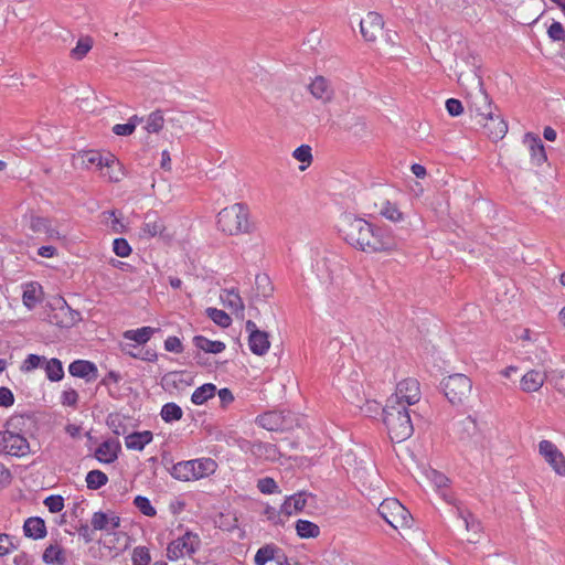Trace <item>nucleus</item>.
<instances>
[{"label":"nucleus","mask_w":565,"mask_h":565,"mask_svg":"<svg viewBox=\"0 0 565 565\" xmlns=\"http://www.w3.org/2000/svg\"><path fill=\"white\" fill-rule=\"evenodd\" d=\"M108 482V477L100 470H90L86 476V484L90 490H97Z\"/></svg>","instance_id":"c03bdc74"},{"label":"nucleus","mask_w":565,"mask_h":565,"mask_svg":"<svg viewBox=\"0 0 565 565\" xmlns=\"http://www.w3.org/2000/svg\"><path fill=\"white\" fill-rule=\"evenodd\" d=\"M548 376V372L546 369L541 370H530L527 371L521 379L520 385L521 390L526 393L537 392L544 384Z\"/></svg>","instance_id":"412c9836"},{"label":"nucleus","mask_w":565,"mask_h":565,"mask_svg":"<svg viewBox=\"0 0 565 565\" xmlns=\"http://www.w3.org/2000/svg\"><path fill=\"white\" fill-rule=\"evenodd\" d=\"M159 236L166 242L172 239L173 235L167 231L164 221L154 212H149L145 215L142 225L140 227L139 237L141 239H149Z\"/></svg>","instance_id":"1a4fd4ad"},{"label":"nucleus","mask_w":565,"mask_h":565,"mask_svg":"<svg viewBox=\"0 0 565 565\" xmlns=\"http://www.w3.org/2000/svg\"><path fill=\"white\" fill-rule=\"evenodd\" d=\"M548 36L554 41H563L565 40V30L559 22H553L548 30Z\"/></svg>","instance_id":"0e129e2a"},{"label":"nucleus","mask_w":565,"mask_h":565,"mask_svg":"<svg viewBox=\"0 0 565 565\" xmlns=\"http://www.w3.org/2000/svg\"><path fill=\"white\" fill-rule=\"evenodd\" d=\"M446 109L452 117H457L463 113V106L459 99L449 98L446 100Z\"/></svg>","instance_id":"69168bd1"},{"label":"nucleus","mask_w":565,"mask_h":565,"mask_svg":"<svg viewBox=\"0 0 565 565\" xmlns=\"http://www.w3.org/2000/svg\"><path fill=\"white\" fill-rule=\"evenodd\" d=\"M68 372L72 376L92 381L97 377V367L93 362L85 360H76L68 366Z\"/></svg>","instance_id":"5701e85b"},{"label":"nucleus","mask_w":565,"mask_h":565,"mask_svg":"<svg viewBox=\"0 0 565 565\" xmlns=\"http://www.w3.org/2000/svg\"><path fill=\"white\" fill-rule=\"evenodd\" d=\"M194 345L206 353H221L225 350V343L222 341H212L203 335L193 338Z\"/></svg>","instance_id":"2f4dec72"},{"label":"nucleus","mask_w":565,"mask_h":565,"mask_svg":"<svg viewBox=\"0 0 565 565\" xmlns=\"http://www.w3.org/2000/svg\"><path fill=\"white\" fill-rule=\"evenodd\" d=\"M216 468L217 463L212 458H201L175 463L171 475L181 481L198 480L213 475Z\"/></svg>","instance_id":"20e7f679"},{"label":"nucleus","mask_w":565,"mask_h":565,"mask_svg":"<svg viewBox=\"0 0 565 565\" xmlns=\"http://www.w3.org/2000/svg\"><path fill=\"white\" fill-rule=\"evenodd\" d=\"M113 250L119 257H128L131 253V247L125 238H116L113 242Z\"/></svg>","instance_id":"052dcab7"},{"label":"nucleus","mask_w":565,"mask_h":565,"mask_svg":"<svg viewBox=\"0 0 565 565\" xmlns=\"http://www.w3.org/2000/svg\"><path fill=\"white\" fill-rule=\"evenodd\" d=\"M216 393V386L212 383L203 384L198 387L191 396V401L195 405H202L210 398H212Z\"/></svg>","instance_id":"473e14b6"},{"label":"nucleus","mask_w":565,"mask_h":565,"mask_svg":"<svg viewBox=\"0 0 565 565\" xmlns=\"http://www.w3.org/2000/svg\"><path fill=\"white\" fill-rule=\"evenodd\" d=\"M445 396L452 405L462 404L471 393V380L463 374H452L441 382Z\"/></svg>","instance_id":"423d86ee"},{"label":"nucleus","mask_w":565,"mask_h":565,"mask_svg":"<svg viewBox=\"0 0 565 565\" xmlns=\"http://www.w3.org/2000/svg\"><path fill=\"white\" fill-rule=\"evenodd\" d=\"M257 488L262 493L271 494L278 492V486L273 478L266 477L259 479L257 482Z\"/></svg>","instance_id":"680f3d73"},{"label":"nucleus","mask_w":565,"mask_h":565,"mask_svg":"<svg viewBox=\"0 0 565 565\" xmlns=\"http://www.w3.org/2000/svg\"><path fill=\"white\" fill-rule=\"evenodd\" d=\"M42 288L38 282H28L24 285L22 300L24 306L32 309L40 301Z\"/></svg>","instance_id":"c756f323"},{"label":"nucleus","mask_w":565,"mask_h":565,"mask_svg":"<svg viewBox=\"0 0 565 565\" xmlns=\"http://www.w3.org/2000/svg\"><path fill=\"white\" fill-rule=\"evenodd\" d=\"M163 125H164L163 113L161 110L157 109V110L152 111L151 114H149V116L147 117L145 128L149 134H158L162 130Z\"/></svg>","instance_id":"58836bf2"},{"label":"nucleus","mask_w":565,"mask_h":565,"mask_svg":"<svg viewBox=\"0 0 565 565\" xmlns=\"http://www.w3.org/2000/svg\"><path fill=\"white\" fill-rule=\"evenodd\" d=\"M30 228L35 234H45L47 239L62 238L60 232L54 228L51 221L41 216H31Z\"/></svg>","instance_id":"b1692460"},{"label":"nucleus","mask_w":565,"mask_h":565,"mask_svg":"<svg viewBox=\"0 0 565 565\" xmlns=\"http://www.w3.org/2000/svg\"><path fill=\"white\" fill-rule=\"evenodd\" d=\"M17 548L18 545L14 543L11 535L7 533H0V556H6Z\"/></svg>","instance_id":"6e6d98bb"},{"label":"nucleus","mask_w":565,"mask_h":565,"mask_svg":"<svg viewBox=\"0 0 565 565\" xmlns=\"http://www.w3.org/2000/svg\"><path fill=\"white\" fill-rule=\"evenodd\" d=\"M388 399H395L397 404L413 405L420 399L419 382L416 379H405L401 381L397 386L395 394Z\"/></svg>","instance_id":"ddd939ff"},{"label":"nucleus","mask_w":565,"mask_h":565,"mask_svg":"<svg viewBox=\"0 0 565 565\" xmlns=\"http://www.w3.org/2000/svg\"><path fill=\"white\" fill-rule=\"evenodd\" d=\"M143 119L134 115L129 118L127 124H117L113 127V132L117 136H130L136 130L137 124L141 122Z\"/></svg>","instance_id":"a19ab883"},{"label":"nucleus","mask_w":565,"mask_h":565,"mask_svg":"<svg viewBox=\"0 0 565 565\" xmlns=\"http://www.w3.org/2000/svg\"><path fill=\"white\" fill-rule=\"evenodd\" d=\"M46 376L52 382L61 381L64 376L62 362L58 359H51L43 362Z\"/></svg>","instance_id":"72a5a7b5"},{"label":"nucleus","mask_w":565,"mask_h":565,"mask_svg":"<svg viewBox=\"0 0 565 565\" xmlns=\"http://www.w3.org/2000/svg\"><path fill=\"white\" fill-rule=\"evenodd\" d=\"M460 516L462 518V520L465 522L467 531H472L476 535V537H471L468 541L471 543H476L478 541L477 535L481 529L480 522L478 520H476L471 513H467V514L460 513Z\"/></svg>","instance_id":"864d4df0"},{"label":"nucleus","mask_w":565,"mask_h":565,"mask_svg":"<svg viewBox=\"0 0 565 565\" xmlns=\"http://www.w3.org/2000/svg\"><path fill=\"white\" fill-rule=\"evenodd\" d=\"M132 565H148L150 563V554L147 547L138 546L132 552Z\"/></svg>","instance_id":"13d9d810"},{"label":"nucleus","mask_w":565,"mask_h":565,"mask_svg":"<svg viewBox=\"0 0 565 565\" xmlns=\"http://www.w3.org/2000/svg\"><path fill=\"white\" fill-rule=\"evenodd\" d=\"M245 329L249 333L248 347L250 351L259 356L266 354L270 348L268 333L259 330L256 323L250 319L246 321Z\"/></svg>","instance_id":"4468645a"},{"label":"nucleus","mask_w":565,"mask_h":565,"mask_svg":"<svg viewBox=\"0 0 565 565\" xmlns=\"http://www.w3.org/2000/svg\"><path fill=\"white\" fill-rule=\"evenodd\" d=\"M478 122L483 126L484 132L492 140L502 139L508 132V124L500 115L491 111L490 116H484L478 119Z\"/></svg>","instance_id":"dca6fc26"},{"label":"nucleus","mask_w":565,"mask_h":565,"mask_svg":"<svg viewBox=\"0 0 565 565\" xmlns=\"http://www.w3.org/2000/svg\"><path fill=\"white\" fill-rule=\"evenodd\" d=\"M310 94L322 104H329L334 98V89L324 76H316L308 85Z\"/></svg>","instance_id":"a211bd4d"},{"label":"nucleus","mask_w":565,"mask_h":565,"mask_svg":"<svg viewBox=\"0 0 565 565\" xmlns=\"http://www.w3.org/2000/svg\"><path fill=\"white\" fill-rule=\"evenodd\" d=\"M121 445L117 439H107L95 450V458L102 463H113L117 460Z\"/></svg>","instance_id":"aec40b11"},{"label":"nucleus","mask_w":565,"mask_h":565,"mask_svg":"<svg viewBox=\"0 0 565 565\" xmlns=\"http://www.w3.org/2000/svg\"><path fill=\"white\" fill-rule=\"evenodd\" d=\"M42 558L46 564L62 565L66 561L63 548L53 544L44 550Z\"/></svg>","instance_id":"e433bc0d"},{"label":"nucleus","mask_w":565,"mask_h":565,"mask_svg":"<svg viewBox=\"0 0 565 565\" xmlns=\"http://www.w3.org/2000/svg\"><path fill=\"white\" fill-rule=\"evenodd\" d=\"M44 361H45V356H41V355H36V354H29L28 358L23 361L21 371L31 372L34 369L43 365Z\"/></svg>","instance_id":"bf43d9fd"},{"label":"nucleus","mask_w":565,"mask_h":565,"mask_svg":"<svg viewBox=\"0 0 565 565\" xmlns=\"http://www.w3.org/2000/svg\"><path fill=\"white\" fill-rule=\"evenodd\" d=\"M479 68V58L471 54H465L455 61L454 71L457 75V81L466 92L483 85Z\"/></svg>","instance_id":"39448f33"},{"label":"nucleus","mask_w":565,"mask_h":565,"mask_svg":"<svg viewBox=\"0 0 565 565\" xmlns=\"http://www.w3.org/2000/svg\"><path fill=\"white\" fill-rule=\"evenodd\" d=\"M92 525L94 530L108 531L109 516L102 511L95 512L92 516Z\"/></svg>","instance_id":"4d7b16f0"},{"label":"nucleus","mask_w":565,"mask_h":565,"mask_svg":"<svg viewBox=\"0 0 565 565\" xmlns=\"http://www.w3.org/2000/svg\"><path fill=\"white\" fill-rule=\"evenodd\" d=\"M134 504L137 509H139L141 513L147 516H154L157 513L156 509L151 505L149 499L146 497L137 495L134 500Z\"/></svg>","instance_id":"5fc2aeb1"},{"label":"nucleus","mask_w":565,"mask_h":565,"mask_svg":"<svg viewBox=\"0 0 565 565\" xmlns=\"http://www.w3.org/2000/svg\"><path fill=\"white\" fill-rule=\"evenodd\" d=\"M249 212L245 204L234 203L224 207L217 215L218 228L228 235H239L248 233L250 224L248 222Z\"/></svg>","instance_id":"7ed1b4c3"},{"label":"nucleus","mask_w":565,"mask_h":565,"mask_svg":"<svg viewBox=\"0 0 565 565\" xmlns=\"http://www.w3.org/2000/svg\"><path fill=\"white\" fill-rule=\"evenodd\" d=\"M479 431L478 424L475 418L468 416L459 422L458 424V434L459 438L465 440L472 438Z\"/></svg>","instance_id":"f704fd0d"},{"label":"nucleus","mask_w":565,"mask_h":565,"mask_svg":"<svg viewBox=\"0 0 565 565\" xmlns=\"http://www.w3.org/2000/svg\"><path fill=\"white\" fill-rule=\"evenodd\" d=\"M539 454L559 477H565V457L555 444L550 440H541Z\"/></svg>","instance_id":"9b49d317"},{"label":"nucleus","mask_w":565,"mask_h":565,"mask_svg":"<svg viewBox=\"0 0 565 565\" xmlns=\"http://www.w3.org/2000/svg\"><path fill=\"white\" fill-rule=\"evenodd\" d=\"M523 143L529 148L531 154V162L534 166L540 167L547 160L544 145L537 135H534L532 132L525 134L523 138Z\"/></svg>","instance_id":"6ab92c4d"},{"label":"nucleus","mask_w":565,"mask_h":565,"mask_svg":"<svg viewBox=\"0 0 565 565\" xmlns=\"http://www.w3.org/2000/svg\"><path fill=\"white\" fill-rule=\"evenodd\" d=\"M292 157L302 162L306 163V166H301L300 170H305L312 161V154H311V147L308 145H301L300 147L296 148L292 152Z\"/></svg>","instance_id":"8fccbe9b"},{"label":"nucleus","mask_w":565,"mask_h":565,"mask_svg":"<svg viewBox=\"0 0 565 565\" xmlns=\"http://www.w3.org/2000/svg\"><path fill=\"white\" fill-rule=\"evenodd\" d=\"M427 478L437 487V488H443V487H446L447 483H448V478L438 472L437 470H429L427 472Z\"/></svg>","instance_id":"774afa93"},{"label":"nucleus","mask_w":565,"mask_h":565,"mask_svg":"<svg viewBox=\"0 0 565 565\" xmlns=\"http://www.w3.org/2000/svg\"><path fill=\"white\" fill-rule=\"evenodd\" d=\"M152 437L149 430L132 433L126 436L125 444L128 449L140 451L152 440Z\"/></svg>","instance_id":"c85d7f7f"},{"label":"nucleus","mask_w":565,"mask_h":565,"mask_svg":"<svg viewBox=\"0 0 565 565\" xmlns=\"http://www.w3.org/2000/svg\"><path fill=\"white\" fill-rule=\"evenodd\" d=\"M206 316L217 326L227 328L232 323V318L223 310L216 308H206Z\"/></svg>","instance_id":"37998d69"},{"label":"nucleus","mask_w":565,"mask_h":565,"mask_svg":"<svg viewBox=\"0 0 565 565\" xmlns=\"http://www.w3.org/2000/svg\"><path fill=\"white\" fill-rule=\"evenodd\" d=\"M93 47V40L89 36L81 38L70 55L76 61L83 60Z\"/></svg>","instance_id":"ea45409f"},{"label":"nucleus","mask_w":565,"mask_h":565,"mask_svg":"<svg viewBox=\"0 0 565 565\" xmlns=\"http://www.w3.org/2000/svg\"><path fill=\"white\" fill-rule=\"evenodd\" d=\"M361 33L365 41H375L383 31L384 21L376 12H369L360 22Z\"/></svg>","instance_id":"f3484780"},{"label":"nucleus","mask_w":565,"mask_h":565,"mask_svg":"<svg viewBox=\"0 0 565 565\" xmlns=\"http://www.w3.org/2000/svg\"><path fill=\"white\" fill-rule=\"evenodd\" d=\"M106 424L111 431L119 436L127 433V427L125 425V418L118 413H111L107 416Z\"/></svg>","instance_id":"79ce46f5"},{"label":"nucleus","mask_w":565,"mask_h":565,"mask_svg":"<svg viewBox=\"0 0 565 565\" xmlns=\"http://www.w3.org/2000/svg\"><path fill=\"white\" fill-rule=\"evenodd\" d=\"M200 539L196 534L186 532L183 536L172 541L167 548V556L174 561L184 555L193 554L200 546Z\"/></svg>","instance_id":"9d476101"},{"label":"nucleus","mask_w":565,"mask_h":565,"mask_svg":"<svg viewBox=\"0 0 565 565\" xmlns=\"http://www.w3.org/2000/svg\"><path fill=\"white\" fill-rule=\"evenodd\" d=\"M182 414L181 407L175 403H167L161 409V417L167 423L181 419Z\"/></svg>","instance_id":"49530a36"},{"label":"nucleus","mask_w":565,"mask_h":565,"mask_svg":"<svg viewBox=\"0 0 565 565\" xmlns=\"http://www.w3.org/2000/svg\"><path fill=\"white\" fill-rule=\"evenodd\" d=\"M395 399H387L383 408V422L392 441L402 443L408 439L414 431L408 408L397 404Z\"/></svg>","instance_id":"f03ea898"},{"label":"nucleus","mask_w":565,"mask_h":565,"mask_svg":"<svg viewBox=\"0 0 565 565\" xmlns=\"http://www.w3.org/2000/svg\"><path fill=\"white\" fill-rule=\"evenodd\" d=\"M45 507L52 513H57L64 508V499L61 495H50L44 500Z\"/></svg>","instance_id":"e2e57ef3"},{"label":"nucleus","mask_w":565,"mask_h":565,"mask_svg":"<svg viewBox=\"0 0 565 565\" xmlns=\"http://www.w3.org/2000/svg\"><path fill=\"white\" fill-rule=\"evenodd\" d=\"M380 515L394 529L411 526L412 515L396 499H385L377 509Z\"/></svg>","instance_id":"0eeeda50"},{"label":"nucleus","mask_w":565,"mask_h":565,"mask_svg":"<svg viewBox=\"0 0 565 565\" xmlns=\"http://www.w3.org/2000/svg\"><path fill=\"white\" fill-rule=\"evenodd\" d=\"M277 559L276 556V547L273 545H266L260 547L255 555V564L256 565H265L268 561Z\"/></svg>","instance_id":"de8ad7c7"},{"label":"nucleus","mask_w":565,"mask_h":565,"mask_svg":"<svg viewBox=\"0 0 565 565\" xmlns=\"http://www.w3.org/2000/svg\"><path fill=\"white\" fill-rule=\"evenodd\" d=\"M29 420L30 417L24 415H13L7 420L4 430L23 434V427Z\"/></svg>","instance_id":"09e8293b"},{"label":"nucleus","mask_w":565,"mask_h":565,"mask_svg":"<svg viewBox=\"0 0 565 565\" xmlns=\"http://www.w3.org/2000/svg\"><path fill=\"white\" fill-rule=\"evenodd\" d=\"M24 535L34 540L43 539L46 535L45 522L41 518L32 516L25 520L23 525Z\"/></svg>","instance_id":"cd10ccee"},{"label":"nucleus","mask_w":565,"mask_h":565,"mask_svg":"<svg viewBox=\"0 0 565 565\" xmlns=\"http://www.w3.org/2000/svg\"><path fill=\"white\" fill-rule=\"evenodd\" d=\"M153 329L150 327H143L138 330H128L124 333V337L129 340H134L139 344L146 343L153 334Z\"/></svg>","instance_id":"a18cd8bd"},{"label":"nucleus","mask_w":565,"mask_h":565,"mask_svg":"<svg viewBox=\"0 0 565 565\" xmlns=\"http://www.w3.org/2000/svg\"><path fill=\"white\" fill-rule=\"evenodd\" d=\"M339 232L347 243L366 253L388 250L393 243L385 237L381 228L374 227L366 220L352 214L340 218Z\"/></svg>","instance_id":"f257e3e1"},{"label":"nucleus","mask_w":565,"mask_h":565,"mask_svg":"<svg viewBox=\"0 0 565 565\" xmlns=\"http://www.w3.org/2000/svg\"><path fill=\"white\" fill-rule=\"evenodd\" d=\"M221 300L236 316L237 319L245 318V305L236 289H225L221 294Z\"/></svg>","instance_id":"4be33fe9"},{"label":"nucleus","mask_w":565,"mask_h":565,"mask_svg":"<svg viewBox=\"0 0 565 565\" xmlns=\"http://www.w3.org/2000/svg\"><path fill=\"white\" fill-rule=\"evenodd\" d=\"M323 268L327 271V278L324 281L329 282L330 285H333L337 279L339 278L338 271H344V267L337 263H331L324 260L322 264Z\"/></svg>","instance_id":"603ef678"},{"label":"nucleus","mask_w":565,"mask_h":565,"mask_svg":"<svg viewBox=\"0 0 565 565\" xmlns=\"http://www.w3.org/2000/svg\"><path fill=\"white\" fill-rule=\"evenodd\" d=\"M274 286L268 275L258 274L255 277V286L249 295L253 299H267L273 296Z\"/></svg>","instance_id":"393cba45"},{"label":"nucleus","mask_w":565,"mask_h":565,"mask_svg":"<svg viewBox=\"0 0 565 565\" xmlns=\"http://www.w3.org/2000/svg\"><path fill=\"white\" fill-rule=\"evenodd\" d=\"M257 423L263 428L276 431L285 428V418L279 412H267L257 417Z\"/></svg>","instance_id":"bb28decb"},{"label":"nucleus","mask_w":565,"mask_h":565,"mask_svg":"<svg viewBox=\"0 0 565 565\" xmlns=\"http://www.w3.org/2000/svg\"><path fill=\"white\" fill-rule=\"evenodd\" d=\"M74 162L81 164L83 168L96 170H99L103 164H108V162L114 163L115 167L117 166V159L114 154L107 153L103 156L96 150L79 151L74 156Z\"/></svg>","instance_id":"2eb2a0df"},{"label":"nucleus","mask_w":565,"mask_h":565,"mask_svg":"<svg viewBox=\"0 0 565 565\" xmlns=\"http://www.w3.org/2000/svg\"><path fill=\"white\" fill-rule=\"evenodd\" d=\"M60 313L65 317L61 321H57L62 327H71L81 320L79 313L77 311H73L68 306L61 307Z\"/></svg>","instance_id":"3c124183"},{"label":"nucleus","mask_w":565,"mask_h":565,"mask_svg":"<svg viewBox=\"0 0 565 565\" xmlns=\"http://www.w3.org/2000/svg\"><path fill=\"white\" fill-rule=\"evenodd\" d=\"M379 213L393 223H399L404 221V213L398 209L397 204L392 203L388 200L381 202Z\"/></svg>","instance_id":"7c9ffc66"},{"label":"nucleus","mask_w":565,"mask_h":565,"mask_svg":"<svg viewBox=\"0 0 565 565\" xmlns=\"http://www.w3.org/2000/svg\"><path fill=\"white\" fill-rule=\"evenodd\" d=\"M296 532L302 539H313L320 534L319 526L308 520H298L296 522Z\"/></svg>","instance_id":"c9c22d12"},{"label":"nucleus","mask_w":565,"mask_h":565,"mask_svg":"<svg viewBox=\"0 0 565 565\" xmlns=\"http://www.w3.org/2000/svg\"><path fill=\"white\" fill-rule=\"evenodd\" d=\"M30 444L21 433L0 431V454L24 457L30 454Z\"/></svg>","instance_id":"6e6552de"},{"label":"nucleus","mask_w":565,"mask_h":565,"mask_svg":"<svg viewBox=\"0 0 565 565\" xmlns=\"http://www.w3.org/2000/svg\"><path fill=\"white\" fill-rule=\"evenodd\" d=\"M467 98L469 99L468 108L471 115H473L477 119H480L484 116H490L492 110L491 102L483 89V85L466 92Z\"/></svg>","instance_id":"f8f14e48"},{"label":"nucleus","mask_w":565,"mask_h":565,"mask_svg":"<svg viewBox=\"0 0 565 565\" xmlns=\"http://www.w3.org/2000/svg\"><path fill=\"white\" fill-rule=\"evenodd\" d=\"M307 504L306 492H299L286 498L281 504L280 513L290 516L295 513L301 512Z\"/></svg>","instance_id":"a878e982"},{"label":"nucleus","mask_w":565,"mask_h":565,"mask_svg":"<svg viewBox=\"0 0 565 565\" xmlns=\"http://www.w3.org/2000/svg\"><path fill=\"white\" fill-rule=\"evenodd\" d=\"M78 401V394L75 390L70 388L62 393L61 402L65 406L75 407Z\"/></svg>","instance_id":"338daca9"},{"label":"nucleus","mask_w":565,"mask_h":565,"mask_svg":"<svg viewBox=\"0 0 565 565\" xmlns=\"http://www.w3.org/2000/svg\"><path fill=\"white\" fill-rule=\"evenodd\" d=\"M102 177L106 178L110 182H119L124 177L122 164L117 160V166L108 162V164H103L99 169Z\"/></svg>","instance_id":"4c0bfd02"}]
</instances>
